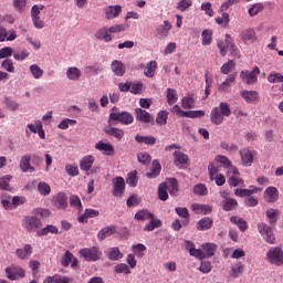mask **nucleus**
<instances>
[{"instance_id":"obj_19","label":"nucleus","mask_w":283,"mask_h":283,"mask_svg":"<svg viewBox=\"0 0 283 283\" xmlns=\"http://www.w3.org/2000/svg\"><path fill=\"white\" fill-rule=\"evenodd\" d=\"M231 41H233V38L229 34L226 35L224 40L217 41V46L220 50L221 56H227V50H229Z\"/></svg>"},{"instance_id":"obj_32","label":"nucleus","mask_w":283,"mask_h":283,"mask_svg":"<svg viewBox=\"0 0 283 283\" xmlns=\"http://www.w3.org/2000/svg\"><path fill=\"white\" fill-rule=\"evenodd\" d=\"M171 22L169 20H165L164 24L157 28V34L160 39H167L169 36V30H171Z\"/></svg>"},{"instance_id":"obj_26","label":"nucleus","mask_w":283,"mask_h":283,"mask_svg":"<svg viewBox=\"0 0 283 283\" xmlns=\"http://www.w3.org/2000/svg\"><path fill=\"white\" fill-rule=\"evenodd\" d=\"M181 107L184 109H195L196 108V95L188 94L181 98Z\"/></svg>"},{"instance_id":"obj_57","label":"nucleus","mask_w":283,"mask_h":283,"mask_svg":"<svg viewBox=\"0 0 283 283\" xmlns=\"http://www.w3.org/2000/svg\"><path fill=\"white\" fill-rule=\"evenodd\" d=\"M154 218V214L147 210H140L135 214L136 220H140L142 222H145V220H151Z\"/></svg>"},{"instance_id":"obj_33","label":"nucleus","mask_w":283,"mask_h":283,"mask_svg":"<svg viewBox=\"0 0 283 283\" xmlns=\"http://www.w3.org/2000/svg\"><path fill=\"white\" fill-rule=\"evenodd\" d=\"M241 97L244 98L247 103L260 101V94L256 91H242Z\"/></svg>"},{"instance_id":"obj_42","label":"nucleus","mask_w":283,"mask_h":283,"mask_svg":"<svg viewBox=\"0 0 283 283\" xmlns=\"http://www.w3.org/2000/svg\"><path fill=\"white\" fill-rule=\"evenodd\" d=\"M203 249L205 258H213L216 255V251L218 250V245L214 243H205L201 245Z\"/></svg>"},{"instance_id":"obj_18","label":"nucleus","mask_w":283,"mask_h":283,"mask_svg":"<svg viewBox=\"0 0 283 283\" xmlns=\"http://www.w3.org/2000/svg\"><path fill=\"white\" fill-rule=\"evenodd\" d=\"M95 39L109 43L114 38L112 36L109 29L107 27H103L95 32Z\"/></svg>"},{"instance_id":"obj_17","label":"nucleus","mask_w":283,"mask_h":283,"mask_svg":"<svg viewBox=\"0 0 283 283\" xmlns=\"http://www.w3.org/2000/svg\"><path fill=\"white\" fill-rule=\"evenodd\" d=\"M30 160H32L31 155H24L20 159V169L23 171V174H33L35 171L34 167L30 164Z\"/></svg>"},{"instance_id":"obj_12","label":"nucleus","mask_w":283,"mask_h":283,"mask_svg":"<svg viewBox=\"0 0 283 283\" xmlns=\"http://www.w3.org/2000/svg\"><path fill=\"white\" fill-rule=\"evenodd\" d=\"M7 277L9 280H17L18 277H25V270L21 266H9L6 269Z\"/></svg>"},{"instance_id":"obj_24","label":"nucleus","mask_w":283,"mask_h":283,"mask_svg":"<svg viewBox=\"0 0 283 283\" xmlns=\"http://www.w3.org/2000/svg\"><path fill=\"white\" fill-rule=\"evenodd\" d=\"M259 191H262V188L251 186L250 189H237V190H234V196H238L239 198H247L249 196H253V193H258Z\"/></svg>"},{"instance_id":"obj_54","label":"nucleus","mask_w":283,"mask_h":283,"mask_svg":"<svg viewBox=\"0 0 283 283\" xmlns=\"http://www.w3.org/2000/svg\"><path fill=\"white\" fill-rule=\"evenodd\" d=\"M167 191H168L167 184H160L159 187H158V198H159V200L165 201V200L169 199V193Z\"/></svg>"},{"instance_id":"obj_61","label":"nucleus","mask_w":283,"mask_h":283,"mask_svg":"<svg viewBox=\"0 0 283 283\" xmlns=\"http://www.w3.org/2000/svg\"><path fill=\"white\" fill-rule=\"evenodd\" d=\"M1 205H2L3 209H6L7 211H11V209H13L12 198L9 195H3L1 197Z\"/></svg>"},{"instance_id":"obj_10","label":"nucleus","mask_w":283,"mask_h":283,"mask_svg":"<svg viewBox=\"0 0 283 283\" xmlns=\"http://www.w3.org/2000/svg\"><path fill=\"white\" fill-rule=\"evenodd\" d=\"M111 120H118L123 125H132L134 123V115L128 112L111 113Z\"/></svg>"},{"instance_id":"obj_50","label":"nucleus","mask_w":283,"mask_h":283,"mask_svg":"<svg viewBox=\"0 0 283 283\" xmlns=\"http://www.w3.org/2000/svg\"><path fill=\"white\" fill-rule=\"evenodd\" d=\"M160 164L157 160L153 161V167L150 169V172L146 174L147 178H157L160 175Z\"/></svg>"},{"instance_id":"obj_3","label":"nucleus","mask_w":283,"mask_h":283,"mask_svg":"<svg viewBox=\"0 0 283 283\" xmlns=\"http://www.w3.org/2000/svg\"><path fill=\"white\" fill-rule=\"evenodd\" d=\"M80 255H82L86 262H97V260L103 258V252L98 247H92L80 250Z\"/></svg>"},{"instance_id":"obj_5","label":"nucleus","mask_w":283,"mask_h":283,"mask_svg":"<svg viewBox=\"0 0 283 283\" xmlns=\"http://www.w3.org/2000/svg\"><path fill=\"white\" fill-rule=\"evenodd\" d=\"M208 171L210 180H214L217 187H222L227 182V178L220 174V169L216 165L209 164Z\"/></svg>"},{"instance_id":"obj_23","label":"nucleus","mask_w":283,"mask_h":283,"mask_svg":"<svg viewBox=\"0 0 283 283\" xmlns=\"http://www.w3.org/2000/svg\"><path fill=\"white\" fill-rule=\"evenodd\" d=\"M234 81L235 75H228L226 81L218 86V92H220V94H227V92H231V83H234Z\"/></svg>"},{"instance_id":"obj_16","label":"nucleus","mask_w":283,"mask_h":283,"mask_svg":"<svg viewBox=\"0 0 283 283\" xmlns=\"http://www.w3.org/2000/svg\"><path fill=\"white\" fill-rule=\"evenodd\" d=\"M185 247L189 251V254L197 260H205V252L200 249H196V245L191 241H185Z\"/></svg>"},{"instance_id":"obj_55","label":"nucleus","mask_w":283,"mask_h":283,"mask_svg":"<svg viewBox=\"0 0 283 283\" xmlns=\"http://www.w3.org/2000/svg\"><path fill=\"white\" fill-rule=\"evenodd\" d=\"M126 182L129 185V187H136L138 185V171H130L127 176Z\"/></svg>"},{"instance_id":"obj_64","label":"nucleus","mask_w":283,"mask_h":283,"mask_svg":"<svg viewBox=\"0 0 283 283\" xmlns=\"http://www.w3.org/2000/svg\"><path fill=\"white\" fill-rule=\"evenodd\" d=\"M129 92L132 94H140L143 92V83H140V82H130Z\"/></svg>"},{"instance_id":"obj_58","label":"nucleus","mask_w":283,"mask_h":283,"mask_svg":"<svg viewBox=\"0 0 283 283\" xmlns=\"http://www.w3.org/2000/svg\"><path fill=\"white\" fill-rule=\"evenodd\" d=\"M241 0H226L221 3L220 8H219V12H227V10H229V8H233V6H238V3H240Z\"/></svg>"},{"instance_id":"obj_14","label":"nucleus","mask_w":283,"mask_h":283,"mask_svg":"<svg viewBox=\"0 0 283 283\" xmlns=\"http://www.w3.org/2000/svg\"><path fill=\"white\" fill-rule=\"evenodd\" d=\"M95 149L102 151L104 156H114V146L105 140H99L95 144Z\"/></svg>"},{"instance_id":"obj_35","label":"nucleus","mask_w":283,"mask_h":283,"mask_svg":"<svg viewBox=\"0 0 283 283\" xmlns=\"http://www.w3.org/2000/svg\"><path fill=\"white\" fill-rule=\"evenodd\" d=\"M191 211H193V213H197V214L203 213V216H207V214L211 213V206L192 203Z\"/></svg>"},{"instance_id":"obj_59","label":"nucleus","mask_w":283,"mask_h":283,"mask_svg":"<svg viewBox=\"0 0 283 283\" xmlns=\"http://www.w3.org/2000/svg\"><path fill=\"white\" fill-rule=\"evenodd\" d=\"M150 222L147 223L145 227H144V231H154L155 229H158L160 228V226L163 224V222L160 220H155L154 217L151 219H149Z\"/></svg>"},{"instance_id":"obj_1","label":"nucleus","mask_w":283,"mask_h":283,"mask_svg":"<svg viewBox=\"0 0 283 283\" xmlns=\"http://www.w3.org/2000/svg\"><path fill=\"white\" fill-rule=\"evenodd\" d=\"M229 116H231V106L226 102H221L210 112V120L213 125H222L224 118H229Z\"/></svg>"},{"instance_id":"obj_28","label":"nucleus","mask_w":283,"mask_h":283,"mask_svg":"<svg viewBox=\"0 0 283 283\" xmlns=\"http://www.w3.org/2000/svg\"><path fill=\"white\" fill-rule=\"evenodd\" d=\"M17 39V32L14 30H6V28L0 27V43L3 41H14Z\"/></svg>"},{"instance_id":"obj_15","label":"nucleus","mask_w":283,"mask_h":283,"mask_svg":"<svg viewBox=\"0 0 283 283\" xmlns=\"http://www.w3.org/2000/svg\"><path fill=\"white\" fill-rule=\"evenodd\" d=\"M135 118L136 120H138L139 123H144L145 125L154 123V117L151 116V114L143 108L135 109Z\"/></svg>"},{"instance_id":"obj_63","label":"nucleus","mask_w":283,"mask_h":283,"mask_svg":"<svg viewBox=\"0 0 283 283\" xmlns=\"http://www.w3.org/2000/svg\"><path fill=\"white\" fill-rule=\"evenodd\" d=\"M137 160L140 165H149L151 163V156L148 153L137 154Z\"/></svg>"},{"instance_id":"obj_48","label":"nucleus","mask_w":283,"mask_h":283,"mask_svg":"<svg viewBox=\"0 0 283 283\" xmlns=\"http://www.w3.org/2000/svg\"><path fill=\"white\" fill-rule=\"evenodd\" d=\"M230 222H232V224H237V227L242 231H247V229H249V226L247 224V222L244 221V219L240 218V217H231L230 218Z\"/></svg>"},{"instance_id":"obj_13","label":"nucleus","mask_w":283,"mask_h":283,"mask_svg":"<svg viewBox=\"0 0 283 283\" xmlns=\"http://www.w3.org/2000/svg\"><path fill=\"white\" fill-rule=\"evenodd\" d=\"M263 198L266 202L270 203L277 202L280 199V191L275 187L270 186L265 189Z\"/></svg>"},{"instance_id":"obj_20","label":"nucleus","mask_w":283,"mask_h":283,"mask_svg":"<svg viewBox=\"0 0 283 283\" xmlns=\"http://www.w3.org/2000/svg\"><path fill=\"white\" fill-rule=\"evenodd\" d=\"M81 76H83V71H81V69L76 67V66H70L66 70V78L69 81H81Z\"/></svg>"},{"instance_id":"obj_21","label":"nucleus","mask_w":283,"mask_h":283,"mask_svg":"<svg viewBox=\"0 0 283 283\" xmlns=\"http://www.w3.org/2000/svg\"><path fill=\"white\" fill-rule=\"evenodd\" d=\"M120 12H123V7L120 6H108L105 8V17L108 20L116 19V17H120Z\"/></svg>"},{"instance_id":"obj_7","label":"nucleus","mask_w":283,"mask_h":283,"mask_svg":"<svg viewBox=\"0 0 283 283\" xmlns=\"http://www.w3.org/2000/svg\"><path fill=\"white\" fill-rule=\"evenodd\" d=\"M258 74H260V69L255 66L252 71H242L240 77L247 85H253L258 82Z\"/></svg>"},{"instance_id":"obj_37","label":"nucleus","mask_w":283,"mask_h":283,"mask_svg":"<svg viewBox=\"0 0 283 283\" xmlns=\"http://www.w3.org/2000/svg\"><path fill=\"white\" fill-rule=\"evenodd\" d=\"M157 67L158 63L156 61L148 62L144 69V75L147 76V78H154V76H156Z\"/></svg>"},{"instance_id":"obj_30","label":"nucleus","mask_w":283,"mask_h":283,"mask_svg":"<svg viewBox=\"0 0 283 283\" xmlns=\"http://www.w3.org/2000/svg\"><path fill=\"white\" fill-rule=\"evenodd\" d=\"M114 233H116V226L105 227L98 231L97 239L99 241H103V240H106V238L114 235Z\"/></svg>"},{"instance_id":"obj_46","label":"nucleus","mask_w":283,"mask_h":283,"mask_svg":"<svg viewBox=\"0 0 283 283\" xmlns=\"http://www.w3.org/2000/svg\"><path fill=\"white\" fill-rule=\"evenodd\" d=\"M168 118H169V112H167V111H160V112L157 114L156 124H157L159 127H163V126L167 125Z\"/></svg>"},{"instance_id":"obj_8","label":"nucleus","mask_w":283,"mask_h":283,"mask_svg":"<svg viewBox=\"0 0 283 283\" xmlns=\"http://www.w3.org/2000/svg\"><path fill=\"white\" fill-rule=\"evenodd\" d=\"M41 219L36 217H24L22 220V227L25 231H36V229H41Z\"/></svg>"},{"instance_id":"obj_47","label":"nucleus","mask_w":283,"mask_h":283,"mask_svg":"<svg viewBox=\"0 0 283 283\" xmlns=\"http://www.w3.org/2000/svg\"><path fill=\"white\" fill-rule=\"evenodd\" d=\"M193 6V0H179L176 4L179 12H187Z\"/></svg>"},{"instance_id":"obj_56","label":"nucleus","mask_w":283,"mask_h":283,"mask_svg":"<svg viewBox=\"0 0 283 283\" xmlns=\"http://www.w3.org/2000/svg\"><path fill=\"white\" fill-rule=\"evenodd\" d=\"M12 180L11 175H4L3 177L0 178V189L4 191H10V181Z\"/></svg>"},{"instance_id":"obj_34","label":"nucleus","mask_w":283,"mask_h":283,"mask_svg":"<svg viewBox=\"0 0 283 283\" xmlns=\"http://www.w3.org/2000/svg\"><path fill=\"white\" fill-rule=\"evenodd\" d=\"M15 255L19 260H28L32 255V245L25 244L23 249H17Z\"/></svg>"},{"instance_id":"obj_9","label":"nucleus","mask_w":283,"mask_h":283,"mask_svg":"<svg viewBox=\"0 0 283 283\" xmlns=\"http://www.w3.org/2000/svg\"><path fill=\"white\" fill-rule=\"evenodd\" d=\"M241 158V165L243 167H251L253 165V158H255V150H251L249 148H242L239 151Z\"/></svg>"},{"instance_id":"obj_60","label":"nucleus","mask_w":283,"mask_h":283,"mask_svg":"<svg viewBox=\"0 0 283 283\" xmlns=\"http://www.w3.org/2000/svg\"><path fill=\"white\" fill-rule=\"evenodd\" d=\"M70 205L77 209V211H83V205L81 203V198L76 195L70 197Z\"/></svg>"},{"instance_id":"obj_38","label":"nucleus","mask_w":283,"mask_h":283,"mask_svg":"<svg viewBox=\"0 0 283 283\" xmlns=\"http://www.w3.org/2000/svg\"><path fill=\"white\" fill-rule=\"evenodd\" d=\"M213 43V31L211 29H205L201 32V44L203 46L211 45Z\"/></svg>"},{"instance_id":"obj_53","label":"nucleus","mask_w":283,"mask_h":283,"mask_svg":"<svg viewBox=\"0 0 283 283\" xmlns=\"http://www.w3.org/2000/svg\"><path fill=\"white\" fill-rule=\"evenodd\" d=\"M167 103L168 105H176V103H178V92H176V90H167Z\"/></svg>"},{"instance_id":"obj_27","label":"nucleus","mask_w":283,"mask_h":283,"mask_svg":"<svg viewBox=\"0 0 283 283\" xmlns=\"http://www.w3.org/2000/svg\"><path fill=\"white\" fill-rule=\"evenodd\" d=\"M268 6L269 2H258L252 4L248 10L249 17H258V14H260V12H263Z\"/></svg>"},{"instance_id":"obj_51","label":"nucleus","mask_w":283,"mask_h":283,"mask_svg":"<svg viewBox=\"0 0 283 283\" xmlns=\"http://www.w3.org/2000/svg\"><path fill=\"white\" fill-rule=\"evenodd\" d=\"M38 191L40 196H50V193H52V187H50L45 181H40L38 184Z\"/></svg>"},{"instance_id":"obj_43","label":"nucleus","mask_w":283,"mask_h":283,"mask_svg":"<svg viewBox=\"0 0 283 283\" xmlns=\"http://www.w3.org/2000/svg\"><path fill=\"white\" fill-rule=\"evenodd\" d=\"M221 17L214 18L216 24L221 25V28H229V23L231 21V18L228 12L221 11Z\"/></svg>"},{"instance_id":"obj_52","label":"nucleus","mask_w":283,"mask_h":283,"mask_svg":"<svg viewBox=\"0 0 283 283\" xmlns=\"http://www.w3.org/2000/svg\"><path fill=\"white\" fill-rule=\"evenodd\" d=\"M244 273V264L242 262L235 263L231 266V276L232 277H240Z\"/></svg>"},{"instance_id":"obj_39","label":"nucleus","mask_w":283,"mask_h":283,"mask_svg":"<svg viewBox=\"0 0 283 283\" xmlns=\"http://www.w3.org/2000/svg\"><path fill=\"white\" fill-rule=\"evenodd\" d=\"M174 157H175V165L176 167H179V169H182V166L187 165L189 160V156L180 151H175Z\"/></svg>"},{"instance_id":"obj_11","label":"nucleus","mask_w":283,"mask_h":283,"mask_svg":"<svg viewBox=\"0 0 283 283\" xmlns=\"http://www.w3.org/2000/svg\"><path fill=\"white\" fill-rule=\"evenodd\" d=\"M125 193V179L123 177H116L113 179V196L115 198H123Z\"/></svg>"},{"instance_id":"obj_49","label":"nucleus","mask_w":283,"mask_h":283,"mask_svg":"<svg viewBox=\"0 0 283 283\" xmlns=\"http://www.w3.org/2000/svg\"><path fill=\"white\" fill-rule=\"evenodd\" d=\"M213 224V221L210 218H203L199 220L197 229L198 231H207L208 229H211Z\"/></svg>"},{"instance_id":"obj_36","label":"nucleus","mask_w":283,"mask_h":283,"mask_svg":"<svg viewBox=\"0 0 283 283\" xmlns=\"http://www.w3.org/2000/svg\"><path fill=\"white\" fill-rule=\"evenodd\" d=\"M29 72L32 78H34L35 81L43 78V74H45V72L43 71V69H41V66H39V64H31L29 66Z\"/></svg>"},{"instance_id":"obj_44","label":"nucleus","mask_w":283,"mask_h":283,"mask_svg":"<svg viewBox=\"0 0 283 283\" xmlns=\"http://www.w3.org/2000/svg\"><path fill=\"white\" fill-rule=\"evenodd\" d=\"M105 134H108V136H114V138H117V140H122L123 136H125V133L120 128L108 126L104 129Z\"/></svg>"},{"instance_id":"obj_22","label":"nucleus","mask_w":283,"mask_h":283,"mask_svg":"<svg viewBox=\"0 0 283 283\" xmlns=\"http://www.w3.org/2000/svg\"><path fill=\"white\" fill-rule=\"evenodd\" d=\"M53 205L55 209H65L67 207V196L64 192H59L53 197Z\"/></svg>"},{"instance_id":"obj_2","label":"nucleus","mask_w":283,"mask_h":283,"mask_svg":"<svg viewBox=\"0 0 283 283\" xmlns=\"http://www.w3.org/2000/svg\"><path fill=\"white\" fill-rule=\"evenodd\" d=\"M265 260L272 266H283V249L282 247H272L265 253Z\"/></svg>"},{"instance_id":"obj_62","label":"nucleus","mask_w":283,"mask_h":283,"mask_svg":"<svg viewBox=\"0 0 283 283\" xmlns=\"http://www.w3.org/2000/svg\"><path fill=\"white\" fill-rule=\"evenodd\" d=\"M228 184L230 187H244V180L240 176L229 177Z\"/></svg>"},{"instance_id":"obj_40","label":"nucleus","mask_w":283,"mask_h":283,"mask_svg":"<svg viewBox=\"0 0 283 283\" xmlns=\"http://www.w3.org/2000/svg\"><path fill=\"white\" fill-rule=\"evenodd\" d=\"M241 39L245 43H255L258 40V36H255V30L253 29H247L241 33Z\"/></svg>"},{"instance_id":"obj_41","label":"nucleus","mask_w":283,"mask_h":283,"mask_svg":"<svg viewBox=\"0 0 283 283\" xmlns=\"http://www.w3.org/2000/svg\"><path fill=\"white\" fill-rule=\"evenodd\" d=\"M106 256L108 258V260H112L113 262L123 260V253L120 252V249H118V247L108 249Z\"/></svg>"},{"instance_id":"obj_45","label":"nucleus","mask_w":283,"mask_h":283,"mask_svg":"<svg viewBox=\"0 0 283 283\" xmlns=\"http://www.w3.org/2000/svg\"><path fill=\"white\" fill-rule=\"evenodd\" d=\"M135 140L140 145H156V137L154 136L136 135Z\"/></svg>"},{"instance_id":"obj_31","label":"nucleus","mask_w":283,"mask_h":283,"mask_svg":"<svg viewBox=\"0 0 283 283\" xmlns=\"http://www.w3.org/2000/svg\"><path fill=\"white\" fill-rule=\"evenodd\" d=\"M92 165H94V156L86 155L80 161V169L82 171H90L92 169Z\"/></svg>"},{"instance_id":"obj_25","label":"nucleus","mask_w":283,"mask_h":283,"mask_svg":"<svg viewBox=\"0 0 283 283\" xmlns=\"http://www.w3.org/2000/svg\"><path fill=\"white\" fill-rule=\"evenodd\" d=\"M111 70L115 76H125V64L122 61L115 60L111 64Z\"/></svg>"},{"instance_id":"obj_6","label":"nucleus","mask_w":283,"mask_h":283,"mask_svg":"<svg viewBox=\"0 0 283 283\" xmlns=\"http://www.w3.org/2000/svg\"><path fill=\"white\" fill-rule=\"evenodd\" d=\"M258 229L263 240H265L268 244H275V234H273V230L271 229V227L265 223H259Z\"/></svg>"},{"instance_id":"obj_29","label":"nucleus","mask_w":283,"mask_h":283,"mask_svg":"<svg viewBox=\"0 0 283 283\" xmlns=\"http://www.w3.org/2000/svg\"><path fill=\"white\" fill-rule=\"evenodd\" d=\"M98 216H101V212L98 210H94L92 208H88L84 211V213L82 216L78 217V222L82 223H87V220H90V218H98Z\"/></svg>"},{"instance_id":"obj_4","label":"nucleus","mask_w":283,"mask_h":283,"mask_svg":"<svg viewBox=\"0 0 283 283\" xmlns=\"http://www.w3.org/2000/svg\"><path fill=\"white\" fill-rule=\"evenodd\" d=\"M220 198H222L221 205L223 211H233V209H238V200L231 198V195L227 190H221Z\"/></svg>"}]
</instances>
